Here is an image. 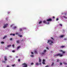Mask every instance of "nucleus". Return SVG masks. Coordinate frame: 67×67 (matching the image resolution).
I'll return each instance as SVG.
<instances>
[{
	"label": "nucleus",
	"mask_w": 67,
	"mask_h": 67,
	"mask_svg": "<svg viewBox=\"0 0 67 67\" xmlns=\"http://www.w3.org/2000/svg\"><path fill=\"white\" fill-rule=\"evenodd\" d=\"M36 64L37 66H38L39 65V64H38V63H36Z\"/></svg>",
	"instance_id": "4468645a"
},
{
	"label": "nucleus",
	"mask_w": 67,
	"mask_h": 67,
	"mask_svg": "<svg viewBox=\"0 0 67 67\" xmlns=\"http://www.w3.org/2000/svg\"><path fill=\"white\" fill-rule=\"evenodd\" d=\"M12 46L13 47V48H14V44H13L12 45Z\"/></svg>",
	"instance_id": "7c9ffc66"
},
{
	"label": "nucleus",
	"mask_w": 67,
	"mask_h": 67,
	"mask_svg": "<svg viewBox=\"0 0 67 67\" xmlns=\"http://www.w3.org/2000/svg\"><path fill=\"white\" fill-rule=\"evenodd\" d=\"M34 53H35V54H37V51H35Z\"/></svg>",
	"instance_id": "dca6fc26"
},
{
	"label": "nucleus",
	"mask_w": 67,
	"mask_h": 67,
	"mask_svg": "<svg viewBox=\"0 0 67 67\" xmlns=\"http://www.w3.org/2000/svg\"><path fill=\"white\" fill-rule=\"evenodd\" d=\"M41 63H40L39 64V65H41Z\"/></svg>",
	"instance_id": "13d9d810"
},
{
	"label": "nucleus",
	"mask_w": 67,
	"mask_h": 67,
	"mask_svg": "<svg viewBox=\"0 0 67 67\" xmlns=\"http://www.w3.org/2000/svg\"><path fill=\"white\" fill-rule=\"evenodd\" d=\"M7 26L8 24H6L5 25H4V26L3 27V28H4V29H5V28H6V27H7Z\"/></svg>",
	"instance_id": "423d86ee"
},
{
	"label": "nucleus",
	"mask_w": 67,
	"mask_h": 67,
	"mask_svg": "<svg viewBox=\"0 0 67 67\" xmlns=\"http://www.w3.org/2000/svg\"><path fill=\"white\" fill-rule=\"evenodd\" d=\"M31 53L32 54H34V53H33V52H31Z\"/></svg>",
	"instance_id": "79ce46f5"
},
{
	"label": "nucleus",
	"mask_w": 67,
	"mask_h": 67,
	"mask_svg": "<svg viewBox=\"0 0 67 67\" xmlns=\"http://www.w3.org/2000/svg\"><path fill=\"white\" fill-rule=\"evenodd\" d=\"M39 62H40V63H41V59L40 58H39Z\"/></svg>",
	"instance_id": "f8f14e48"
},
{
	"label": "nucleus",
	"mask_w": 67,
	"mask_h": 67,
	"mask_svg": "<svg viewBox=\"0 0 67 67\" xmlns=\"http://www.w3.org/2000/svg\"><path fill=\"white\" fill-rule=\"evenodd\" d=\"M31 57H33V56H34L33 55H30Z\"/></svg>",
	"instance_id": "58836bf2"
},
{
	"label": "nucleus",
	"mask_w": 67,
	"mask_h": 67,
	"mask_svg": "<svg viewBox=\"0 0 67 67\" xmlns=\"http://www.w3.org/2000/svg\"><path fill=\"white\" fill-rule=\"evenodd\" d=\"M13 28L14 29H15L16 28V26L14 27Z\"/></svg>",
	"instance_id": "cd10ccee"
},
{
	"label": "nucleus",
	"mask_w": 67,
	"mask_h": 67,
	"mask_svg": "<svg viewBox=\"0 0 67 67\" xmlns=\"http://www.w3.org/2000/svg\"><path fill=\"white\" fill-rule=\"evenodd\" d=\"M46 52V50H44V51H43V53H45V52Z\"/></svg>",
	"instance_id": "6ab92c4d"
},
{
	"label": "nucleus",
	"mask_w": 67,
	"mask_h": 67,
	"mask_svg": "<svg viewBox=\"0 0 67 67\" xmlns=\"http://www.w3.org/2000/svg\"><path fill=\"white\" fill-rule=\"evenodd\" d=\"M19 37H22V35H19Z\"/></svg>",
	"instance_id": "e433bc0d"
},
{
	"label": "nucleus",
	"mask_w": 67,
	"mask_h": 67,
	"mask_svg": "<svg viewBox=\"0 0 67 67\" xmlns=\"http://www.w3.org/2000/svg\"><path fill=\"white\" fill-rule=\"evenodd\" d=\"M20 31H22V29H21V28H20Z\"/></svg>",
	"instance_id": "b1692460"
},
{
	"label": "nucleus",
	"mask_w": 67,
	"mask_h": 67,
	"mask_svg": "<svg viewBox=\"0 0 67 67\" xmlns=\"http://www.w3.org/2000/svg\"><path fill=\"white\" fill-rule=\"evenodd\" d=\"M60 65H62V63H60Z\"/></svg>",
	"instance_id": "3c124183"
},
{
	"label": "nucleus",
	"mask_w": 67,
	"mask_h": 67,
	"mask_svg": "<svg viewBox=\"0 0 67 67\" xmlns=\"http://www.w3.org/2000/svg\"><path fill=\"white\" fill-rule=\"evenodd\" d=\"M23 29H24V30H26V28H23Z\"/></svg>",
	"instance_id": "c03bdc74"
},
{
	"label": "nucleus",
	"mask_w": 67,
	"mask_h": 67,
	"mask_svg": "<svg viewBox=\"0 0 67 67\" xmlns=\"http://www.w3.org/2000/svg\"><path fill=\"white\" fill-rule=\"evenodd\" d=\"M54 62L52 63V64H51V66H53V65H54Z\"/></svg>",
	"instance_id": "5701e85b"
},
{
	"label": "nucleus",
	"mask_w": 67,
	"mask_h": 67,
	"mask_svg": "<svg viewBox=\"0 0 67 67\" xmlns=\"http://www.w3.org/2000/svg\"><path fill=\"white\" fill-rule=\"evenodd\" d=\"M42 55H45V53H41Z\"/></svg>",
	"instance_id": "393cba45"
},
{
	"label": "nucleus",
	"mask_w": 67,
	"mask_h": 67,
	"mask_svg": "<svg viewBox=\"0 0 67 67\" xmlns=\"http://www.w3.org/2000/svg\"><path fill=\"white\" fill-rule=\"evenodd\" d=\"M59 25H60V26H62V24H59Z\"/></svg>",
	"instance_id": "4be33fe9"
},
{
	"label": "nucleus",
	"mask_w": 67,
	"mask_h": 67,
	"mask_svg": "<svg viewBox=\"0 0 67 67\" xmlns=\"http://www.w3.org/2000/svg\"><path fill=\"white\" fill-rule=\"evenodd\" d=\"M51 39H52V40H53V41H54V38H52V37H51Z\"/></svg>",
	"instance_id": "a19ab883"
},
{
	"label": "nucleus",
	"mask_w": 67,
	"mask_h": 67,
	"mask_svg": "<svg viewBox=\"0 0 67 67\" xmlns=\"http://www.w3.org/2000/svg\"><path fill=\"white\" fill-rule=\"evenodd\" d=\"M65 47V46H61V48H63Z\"/></svg>",
	"instance_id": "aec40b11"
},
{
	"label": "nucleus",
	"mask_w": 67,
	"mask_h": 67,
	"mask_svg": "<svg viewBox=\"0 0 67 67\" xmlns=\"http://www.w3.org/2000/svg\"><path fill=\"white\" fill-rule=\"evenodd\" d=\"M13 36H15V34H13Z\"/></svg>",
	"instance_id": "de8ad7c7"
},
{
	"label": "nucleus",
	"mask_w": 67,
	"mask_h": 67,
	"mask_svg": "<svg viewBox=\"0 0 67 67\" xmlns=\"http://www.w3.org/2000/svg\"><path fill=\"white\" fill-rule=\"evenodd\" d=\"M9 57H10V58H11V57H11V56H10Z\"/></svg>",
	"instance_id": "4d7b16f0"
},
{
	"label": "nucleus",
	"mask_w": 67,
	"mask_h": 67,
	"mask_svg": "<svg viewBox=\"0 0 67 67\" xmlns=\"http://www.w3.org/2000/svg\"><path fill=\"white\" fill-rule=\"evenodd\" d=\"M46 21L48 22H51L52 21V19L51 18H49L48 19H47Z\"/></svg>",
	"instance_id": "39448f33"
},
{
	"label": "nucleus",
	"mask_w": 67,
	"mask_h": 67,
	"mask_svg": "<svg viewBox=\"0 0 67 67\" xmlns=\"http://www.w3.org/2000/svg\"><path fill=\"white\" fill-rule=\"evenodd\" d=\"M1 43L2 44H4V42H1Z\"/></svg>",
	"instance_id": "f704fd0d"
},
{
	"label": "nucleus",
	"mask_w": 67,
	"mask_h": 67,
	"mask_svg": "<svg viewBox=\"0 0 67 67\" xmlns=\"http://www.w3.org/2000/svg\"><path fill=\"white\" fill-rule=\"evenodd\" d=\"M63 51H62V50H60L59 51V52H63Z\"/></svg>",
	"instance_id": "37998d69"
},
{
	"label": "nucleus",
	"mask_w": 67,
	"mask_h": 67,
	"mask_svg": "<svg viewBox=\"0 0 67 67\" xmlns=\"http://www.w3.org/2000/svg\"><path fill=\"white\" fill-rule=\"evenodd\" d=\"M19 42H20V40H18L16 41V42L18 44H19Z\"/></svg>",
	"instance_id": "1a4fd4ad"
},
{
	"label": "nucleus",
	"mask_w": 67,
	"mask_h": 67,
	"mask_svg": "<svg viewBox=\"0 0 67 67\" xmlns=\"http://www.w3.org/2000/svg\"><path fill=\"white\" fill-rule=\"evenodd\" d=\"M47 24H49V22H48L47 23Z\"/></svg>",
	"instance_id": "09e8293b"
},
{
	"label": "nucleus",
	"mask_w": 67,
	"mask_h": 67,
	"mask_svg": "<svg viewBox=\"0 0 67 67\" xmlns=\"http://www.w3.org/2000/svg\"><path fill=\"white\" fill-rule=\"evenodd\" d=\"M12 66H13V67L14 66H15V64H13V65H12Z\"/></svg>",
	"instance_id": "72a5a7b5"
},
{
	"label": "nucleus",
	"mask_w": 67,
	"mask_h": 67,
	"mask_svg": "<svg viewBox=\"0 0 67 67\" xmlns=\"http://www.w3.org/2000/svg\"><path fill=\"white\" fill-rule=\"evenodd\" d=\"M12 40V38H10V41L11 40Z\"/></svg>",
	"instance_id": "a18cd8bd"
},
{
	"label": "nucleus",
	"mask_w": 67,
	"mask_h": 67,
	"mask_svg": "<svg viewBox=\"0 0 67 67\" xmlns=\"http://www.w3.org/2000/svg\"><path fill=\"white\" fill-rule=\"evenodd\" d=\"M16 58H18V56H16Z\"/></svg>",
	"instance_id": "603ef678"
},
{
	"label": "nucleus",
	"mask_w": 67,
	"mask_h": 67,
	"mask_svg": "<svg viewBox=\"0 0 67 67\" xmlns=\"http://www.w3.org/2000/svg\"><path fill=\"white\" fill-rule=\"evenodd\" d=\"M7 67H10V66L9 65H7L6 66Z\"/></svg>",
	"instance_id": "49530a36"
},
{
	"label": "nucleus",
	"mask_w": 67,
	"mask_h": 67,
	"mask_svg": "<svg viewBox=\"0 0 67 67\" xmlns=\"http://www.w3.org/2000/svg\"><path fill=\"white\" fill-rule=\"evenodd\" d=\"M53 19H54V18H55V17L53 16Z\"/></svg>",
	"instance_id": "6e6d98bb"
},
{
	"label": "nucleus",
	"mask_w": 67,
	"mask_h": 67,
	"mask_svg": "<svg viewBox=\"0 0 67 67\" xmlns=\"http://www.w3.org/2000/svg\"><path fill=\"white\" fill-rule=\"evenodd\" d=\"M13 34H10V35H13Z\"/></svg>",
	"instance_id": "8fccbe9b"
},
{
	"label": "nucleus",
	"mask_w": 67,
	"mask_h": 67,
	"mask_svg": "<svg viewBox=\"0 0 67 67\" xmlns=\"http://www.w3.org/2000/svg\"><path fill=\"white\" fill-rule=\"evenodd\" d=\"M20 60H21V59H18V62H20Z\"/></svg>",
	"instance_id": "a878e982"
},
{
	"label": "nucleus",
	"mask_w": 67,
	"mask_h": 67,
	"mask_svg": "<svg viewBox=\"0 0 67 67\" xmlns=\"http://www.w3.org/2000/svg\"><path fill=\"white\" fill-rule=\"evenodd\" d=\"M4 58L5 61H3L2 62L4 63H5V62H6V60H7L8 59H7V58L6 56L4 57Z\"/></svg>",
	"instance_id": "20e7f679"
},
{
	"label": "nucleus",
	"mask_w": 67,
	"mask_h": 67,
	"mask_svg": "<svg viewBox=\"0 0 67 67\" xmlns=\"http://www.w3.org/2000/svg\"><path fill=\"white\" fill-rule=\"evenodd\" d=\"M45 60L44 59H43V62H42V64H45Z\"/></svg>",
	"instance_id": "0eeeda50"
},
{
	"label": "nucleus",
	"mask_w": 67,
	"mask_h": 67,
	"mask_svg": "<svg viewBox=\"0 0 67 67\" xmlns=\"http://www.w3.org/2000/svg\"><path fill=\"white\" fill-rule=\"evenodd\" d=\"M11 27H12V25L10 26Z\"/></svg>",
	"instance_id": "052dcab7"
},
{
	"label": "nucleus",
	"mask_w": 67,
	"mask_h": 67,
	"mask_svg": "<svg viewBox=\"0 0 67 67\" xmlns=\"http://www.w3.org/2000/svg\"><path fill=\"white\" fill-rule=\"evenodd\" d=\"M8 14H9V13H10V12H8Z\"/></svg>",
	"instance_id": "5fc2aeb1"
},
{
	"label": "nucleus",
	"mask_w": 67,
	"mask_h": 67,
	"mask_svg": "<svg viewBox=\"0 0 67 67\" xmlns=\"http://www.w3.org/2000/svg\"><path fill=\"white\" fill-rule=\"evenodd\" d=\"M12 52L13 53H14L15 52V51L14 50H13L12 51Z\"/></svg>",
	"instance_id": "c756f323"
},
{
	"label": "nucleus",
	"mask_w": 67,
	"mask_h": 67,
	"mask_svg": "<svg viewBox=\"0 0 67 67\" xmlns=\"http://www.w3.org/2000/svg\"><path fill=\"white\" fill-rule=\"evenodd\" d=\"M33 64H34V63H32L31 64V65H33Z\"/></svg>",
	"instance_id": "c9c22d12"
},
{
	"label": "nucleus",
	"mask_w": 67,
	"mask_h": 67,
	"mask_svg": "<svg viewBox=\"0 0 67 67\" xmlns=\"http://www.w3.org/2000/svg\"><path fill=\"white\" fill-rule=\"evenodd\" d=\"M63 17L64 18H65V19H67V17H66L65 16H64Z\"/></svg>",
	"instance_id": "2f4dec72"
},
{
	"label": "nucleus",
	"mask_w": 67,
	"mask_h": 67,
	"mask_svg": "<svg viewBox=\"0 0 67 67\" xmlns=\"http://www.w3.org/2000/svg\"><path fill=\"white\" fill-rule=\"evenodd\" d=\"M15 34L16 35H18V36H20V35L19 34V33L18 32H16Z\"/></svg>",
	"instance_id": "6e6552de"
},
{
	"label": "nucleus",
	"mask_w": 67,
	"mask_h": 67,
	"mask_svg": "<svg viewBox=\"0 0 67 67\" xmlns=\"http://www.w3.org/2000/svg\"><path fill=\"white\" fill-rule=\"evenodd\" d=\"M62 54H64L66 52L65 51L64 52V51H62Z\"/></svg>",
	"instance_id": "2eb2a0df"
},
{
	"label": "nucleus",
	"mask_w": 67,
	"mask_h": 67,
	"mask_svg": "<svg viewBox=\"0 0 67 67\" xmlns=\"http://www.w3.org/2000/svg\"><path fill=\"white\" fill-rule=\"evenodd\" d=\"M46 21H45V20H43V23H44V24L46 23Z\"/></svg>",
	"instance_id": "f3484780"
},
{
	"label": "nucleus",
	"mask_w": 67,
	"mask_h": 67,
	"mask_svg": "<svg viewBox=\"0 0 67 67\" xmlns=\"http://www.w3.org/2000/svg\"><path fill=\"white\" fill-rule=\"evenodd\" d=\"M46 48H47V49H48V47H47Z\"/></svg>",
	"instance_id": "864d4df0"
},
{
	"label": "nucleus",
	"mask_w": 67,
	"mask_h": 67,
	"mask_svg": "<svg viewBox=\"0 0 67 67\" xmlns=\"http://www.w3.org/2000/svg\"><path fill=\"white\" fill-rule=\"evenodd\" d=\"M59 56V57H62L63 54H61L60 53L58 54L57 55H54V56Z\"/></svg>",
	"instance_id": "f03ea898"
},
{
	"label": "nucleus",
	"mask_w": 67,
	"mask_h": 67,
	"mask_svg": "<svg viewBox=\"0 0 67 67\" xmlns=\"http://www.w3.org/2000/svg\"><path fill=\"white\" fill-rule=\"evenodd\" d=\"M58 18H57L56 19V21H58Z\"/></svg>",
	"instance_id": "ea45409f"
},
{
	"label": "nucleus",
	"mask_w": 67,
	"mask_h": 67,
	"mask_svg": "<svg viewBox=\"0 0 67 67\" xmlns=\"http://www.w3.org/2000/svg\"><path fill=\"white\" fill-rule=\"evenodd\" d=\"M67 14V13H65V15H66V14Z\"/></svg>",
	"instance_id": "bf43d9fd"
},
{
	"label": "nucleus",
	"mask_w": 67,
	"mask_h": 67,
	"mask_svg": "<svg viewBox=\"0 0 67 67\" xmlns=\"http://www.w3.org/2000/svg\"><path fill=\"white\" fill-rule=\"evenodd\" d=\"M7 36H4V37H3V39H4L5 38H7Z\"/></svg>",
	"instance_id": "9d476101"
},
{
	"label": "nucleus",
	"mask_w": 67,
	"mask_h": 67,
	"mask_svg": "<svg viewBox=\"0 0 67 67\" xmlns=\"http://www.w3.org/2000/svg\"><path fill=\"white\" fill-rule=\"evenodd\" d=\"M41 23H42V21H41L38 22L39 24H41Z\"/></svg>",
	"instance_id": "412c9836"
},
{
	"label": "nucleus",
	"mask_w": 67,
	"mask_h": 67,
	"mask_svg": "<svg viewBox=\"0 0 67 67\" xmlns=\"http://www.w3.org/2000/svg\"><path fill=\"white\" fill-rule=\"evenodd\" d=\"M20 48V46H18V47L16 49L17 51H18V49H19V48Z\"/></svg>",
	"instance_id": "9b49d317"
},
{
	"label": "nucleus",
	"mask_w": 67,
	"mask_h": 67,
	"mask_svg": "<svg viewBox=\"0 0 67 67\" xmlns=\"http://www.w3.org/2000/svg\"><path fill=\"white\" fill-rule=\"evenodd\" d=\"M11 46V45H8L7 46V47H10V46Z\"/></svg>",
	"instance_id": "a211bd4d"
},
{
	"label": "nucleus",
	"mask_w": 67,
	"mask_h": 67,
	"mask_svg": "<svg viewBox=\"0 0 67 67\" xmlns=\"http://www.w3.org/2000/svg\"><path fill=\"white\" fill-rule=\"evenodd\" d=\"M22 41H23V40H22Z\"/></svg>",
	"instance_id": "680f3d73"
},
{
	"label": "nucleus",
	"mask_w": 67,
	"mask_h": 67,
	"mask_svg": "<svg viewBox=\"0 0 67 67\" xmlns=\"http://www.w3.org/2000/svg\"><path fill=\"white\" fill-rule=\"evenodd\" d=\"M64 35H62V36H60V37H64Z\"/></svg>",
	"instance_id": "473e14b6"
},
{
	"label": "nucleus",
	"mask_w": 67,
	"mask_h": 67,
	"mask_svg": "<svg viewBox=\"0 0 67 67\" xmlns=\"http://www.w3.org/2000/svg\"><path fill=\"white\" fill-rule=\"evenodd\" d=\"M6 20H7V19H6Z\"/></svg>",
	"instance_id": "e2e57ef3"
},
{
	"label": "nucleus",
	"mask_w": 67,
	"mask_h": 67,
	"mask_svg": "<svg viewBox=\"0 0 67 67\" xmlns=\"http://www.w3.org/2000/svg\"><path fill=\"white\" fill-rule=\"evenodd\" d=\"M63 64L64 65H67V63H66V62H64Z\"/></svg>",
	"instance_id": "ddd939ff"
},
{
	"label": "nucleus",
	"mask_w": 67,
	"mask_h": 67,
	"mask_svg": "<svg viewBox=\"0 0 67 67\" xmlns=\"http://www.w3.org/2000/svg\"><path fill=\"white\" fill-rule=\"evenodd\" d=\"M49 66V65H46L45 67H48Z\"/></svg>",
	"instance_id": "4c0bfd02"
},
{
	"label": "nucleus",
	"mask_w": 67,
	"mask_h": 67,
	"mask_svg": "<svg viewBox=\"0 0 67 67\" xmlns=\"http://www.w3.org/2000/svg\"><path fill=\"white\" fill-rule=\"evenodd\" d=\"M47 43L48 44L49 43V45H52V44H53V43H54V42H53V41H52L51 40H48Z\"/></svg>",
	"instance_id": "f257e3e1"
},
{
	"label": "nucleus",
	"mask_w": 67,
	"mask_h": 67,
	"mask_svg": "<svg viewBox=\"0 0 67 67\" xmlns=\"http://www.w3.org/2000/svg\"><path fill=\"white\" fill-rule=\"evenodd\" d=\"M22 65L23 66V67H27V65L25 63H24L22 64Z\"/></svg>",
	"instance_id": "7ed1b4c3"
},
{
	"label": "nucleus",
	"mask_w": 67,
	"mask_h": 67,
	"mask_svg": "<svg viewBox=\"0 0 67 67\" xmlns=\"http://www.w3.org/2000/svg\"><path fill=\"white\" fill-rule=\"evenodd\" d=\"M57 60V62H59V59H58Z\"/></svg>",
	"instance_id": "bb28decb"
},
{
	"label": "nucleus",
	"mask_w": 67,
	"mask_h": 67,
	"mask_svg": "<svg viewBox=\"0 0 67 67\" xmlns=\"http://www.w3.org/2000/svg\"><path fill=\"white\" fill-rule=\"evenodd\" d=\"M64 40H65V41H66V40H67V39H66V38H64Z\"/></svg>",
	"instance_id": "c85d7f7f"
}]
</instances>
